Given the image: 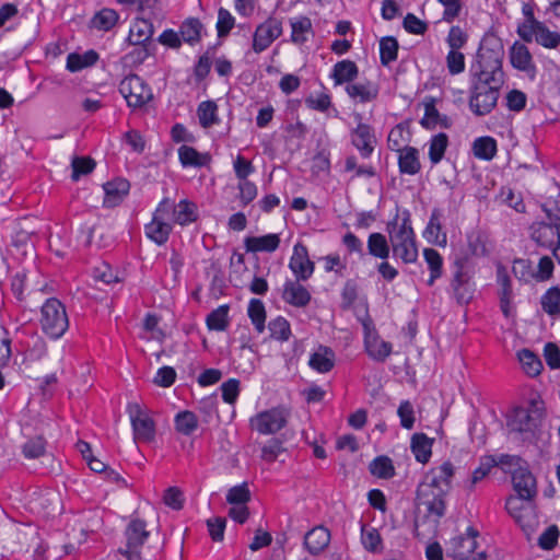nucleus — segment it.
<instances>
[{
  "instance_id": "62",
  "label": "nucleus",
  "mask_w": 560,
  "mask_h": 560,
  "mask_svg": "<svg viewBox=\"0 0 560 560\" xmlns=\"http://www.w3.org/2000/svg\"><path fill=\"white\" fill-rule=\"evenodd\" d=\"M71 166V178L77 182L81 176L91 174L96 166V162L90 156H74Z\"/></svg>"
},
{
  "instance_id": "49",
  "label": "nucleus",
  "mask_w": 560,
  "mask_h": 560,
  "mask_svg": "<svg viewBox=\"0 0 560 560\" xmlns=\"http://www.w3.org/2000/svg\"><path fill=\"white\" fill-rule=\"evenodd\" d=\"M230 305H220L211 311L206 317V324L209 330L224 331L230 326Z\"/></svg>"
},
{
  "instance_id": "54",
  "label": "nucleus",
  "mask_w": 560,
  "mask_h": 560,
  "mask_svg": "<svg viewBox=\"0 0 560 560\" xmlns=\"http://www.w3.org/2000/svg\"><path fill=\"white\" fill-rule=\"evenodd\" d=\"M533 31L535 32V40L538 45L548 49H555L560 46V33L550 31L545 23L536 24V28Z\"/></svg>"
},
{
  "instance_id": "7",
  "label": "nucleus",
  "mask_w": 560,
  "mask_h": 560,
  "mask_svg": "<svg viewBox=\"0 0 560 560\" xmlns=\"http://www.w3.org/2000/svg\"><path fill=\"white\" fill-rule=\"evenodd\" d=\"M448 493L450 491L444 490L441 486L422 481L417 488V500L419 504L427 508L429 516L439 521L446 513V497Z\"/></svg>"
},
{
  "instance_id": "57",
  "label": "nucleus",
  "mask_w": 560,
  "mask_h": 560,
  "mask_svg": "<svg viewBox=\"0 0 560 560\" xmlns=\"http://www.w3.org/2000/svg\"><path fill=\"white\" fill-rule=\"evenodd\" d=\"M399 44L393 36L383 37L380 40V60L383 66H389L398 57Z\"/></svg>"
},
{
  "instance_id": "35",
  "label": "nucleus",
  "mask_w": 560,
  "mask_h": 560,
  "mask_svg": "<svg viewBox=\"0 0 560 560\" xmlns=\"http://www.w3.org/2000/svg\"><path fill=\"white\" fill-rule=\"evenodd\" d=\"M359 74V68L357 63L350 59H343L338 61L332 67L331 79L336 85L351 84Z\"/></svg>"
},
{
  "instance_id": "17",
  "label": "nucleus",
  "mask_w": 560,
  "mask_h": 560,
  "mask_svg": "<svg viewBox=\"0 0 560 560\" xmlns=\"http://www.w3.org/2000/svg\"><path fill=\"white\" fill-rule=\"evenodd\" d=\"M509 57L513 68L524 72L529 79H535L537 67L526 45L515 42L510 48Z\"/></svg>"
},
{
  "instance_id": "33",
  "label": "nucleus",
  "mask_w": 560,
  "mask_h": 560,
  "mask_svg": "<svg viewBox=\"0 0 560 560\" xmlns=\"http://www.w3.org/2000/svg\"><path fill=\"white\" fill-rule=\"evenodd\" d=\"M433 444L434 439L429 438L425 433L419 432L411 436L410 450L418 463L424 465L430 462Z\"/></svg>"
},
{
  "instance_id": "34",
  "label": "nucleus",
  "mask_w": 560,
  "mask_h": 560,
  "mask_svg": "<svg viewBox=\"0 0 560 560\" xmlns=\"http://www.w3.org/2000/svg\"><path fill=\"white\" fill-rule=\"evenodd\" d=\"M466 241L470 256L485 257L489 255V234L485 230H471L467 233Z\"/></svg>"
},
{
  "instance_id": "61",
  "label": "nucleus",
  "mask_w": 560,
  "mask_h": 560,
  "mask_svg": "<svg viewBox=\"0 0 560 560\" xmlns=\"http://www.w3.org/2000/svg\"><path fill=\"white\" fill-rule=\"evenodd\" d=\"M512 272L521 282L528 283L532 279H535V270L529 259L515 258L513 260Z\"/></svg>"
},
{
  "instance_id": "60",
  "label": "nucleus",
  "mask_w": 560,
  "mask_h": 560,
  "mask_svg": "<svg viewBox=\"0 0 560 560\" xmlns=\"http://www.w3.org/2000/svg\"><path fill=\"white\" fill-rule=\"evenodd\" d=\"M370 472L382 479H390L396 474L392 459L384 455L377 456L372 460Z\"/></svg>"
},
{
  "instance_id": "28",
  "label": "nucleus",
  "mask_w": 560,
  "mask_h": 560,
  "mask_svg": "<svg viewBox=\"0 0 560 560\" xmlns=\"http://www.w3.org/2000/svg\"><path fill=\"white\" fill-rule=\"evenodd\" d=\"M398 153V170L402 175L415 176L422 170L419 150L415 147H407Z\"/></svg>"
},
{
  "instance_id": "63",
  "label": "nucleus",
  "mask_w": 560,
  "mask_h": 560,
  "mask_svg": "<svg viewBox=\"0 0 560 560\" xmlns=\"http://www.w3.org/2000/svg\"><path fill=\"white\" fill-rule=\"evenodd\" d=\"M307 108L320 113H327L330 108L337 112L332 104V97L330 93L324 91L318 95H310L305 98Z\"/></svg>"
},
{
  "instance_id": "39",
  "label": "nucleus",
  "mask_w": 560,
  "mask_h": 560,
  "mask_svg": "<svg viewBox=\"0 0 560 560\" xmlns=\"http://www.w3.org/2000/svg\"><path fill=\"white\" fill-rule=\"evenodd\" d=\"M540 307L551 318L560 317V287L548 288L540 296Z\"/></svg>"
},
{
  "instance_id": "9",
  "label": "nucleus",
  "mask_w": 560,
  "mask_h": 560,
  "mask_svg": "<svg viewBox=\"0 0 560 560\" xmlns=\"http://www.w3.org/2000/svg\"><path fill=\"white\" fill-rule=\"evenodd\" d=\"M119 92L133 109L143 107L153 96L150 86L137 74L125 77L119 83Z\"/></svg>"
},
{
  "instance_id": "37",
  "label": "nucleus",
  "mask_w": 560,
  "mask_h": 560,
  "mask_svg": "<svg viewBox=\"0 0 560 560\" xmlns=\"http://www.w3.org/2000/svg\"><path fill=\"white\" fill-rule=\"evenodd\" d=\"M178 159L184 167H203L211 161V156L208 153H200L194 147L186 144L178 149Z\"/></svg>"
},
{
  "instance_id": "58",
  "label": "nucleus",
  "mask_w": 560,
  "mask_h": 560,
  "mask_svg": "<svg viewBox=\"0 0 560 560\" xmlns=\"http://www.w3.org/2000/svg\"><path fill=\"white\" fill-rule=\"evenodd\" d=\"M448 142V136L444 132H440L431 138L429 143V159L432 164H438L442 161Z\"/></svg>"
},
{
  "instance_id": "36",
  "label": "nucleus",
  "mask_w": 560,
  "mask_h": 560,
  "mask_svg": "<svg viewBox=\"0 0 560 560\" xmlns=\"http://www.w3.org/2000/svg\"><path fill=\"white\" fill-rule=\"evenodd\" d=\"M442 211L438 208H434L431 212L429 223L424 230V235L428 241L439 246H445L447 242V235L442 231Z\"/></svg>"
},
{
  "instance_id": "48",
  "label": "nucleus",
  "mask_w": 560,
  "mask_h": 560,
  "mask_svg": "<svg viewBox=\"0 0 560 560\" xmlns=\"http://www.w3.org/2000/svg\"><path fill=\"white\" fill-rule=\"evenodd\" d=\"M247 315L257 334H262L266 329L267 312L265 304L259 299H252L247 306Z\"/></svg>"
},
{
  "instance_id": "29",
  "label": "nucleus",
  "mask_w": 560,
  "mask_h": 560,
  "mask_svg": "<svg viewBox=\"0 0 560 560\" xmlns=\"http://www.w3.org/2000/svg\"><path fill=\"white\" fill-rule=\"evenodd\" d=\"M281 240L279 234L270 233L262 236H247L244 245L250 253H273L280 246Z\"/></svg>"
},
{
  "instance_id": "5",
  "label": "nucleus",
  "mask_w": 560,
  "mask_h": 560,
  "mask_svg": "<svg viewBox=\"0 0 560 560\" xmlns=\"http://www.w3.org/2000/svg\"><path fill=\"white\" fill-rule=\"evenodd\" d=\"M127 412L130 418L133 441L136 444H151L156 438V422L151 411L138 402H131L127 406Z\"/></svg>"
},
{
  "instance_id": "64",
  "label": "nucleus",
  "mask_w": 560,
  "mask_h": 560,
  "mask_svg": "<svg viewBox=\"0 0 560 560\" xmlns=\"http://www.w3.org/2000/svg\"><path fill=\"white\" fill-rule=\"evenodd\" d=\"M287 448L283 442L277 438L270 439L262 447L260 458L267 464L275 463Z\"/></svg>"
},
{
  "instance_id": "12",
  "label": "nucleus",
  "mask_w": 560,
  "mask_h": 560,
  "mask_svg": "<svg viewBox=\"0 0 560 560\" xmlns=\"http://www.w3.org/2000/svg\"><path fill=\"white\" fill-rule=\"evenodd\" d=\"M351 144L358 150L362 159H369L377 144L375 129L372 125L360 121L350 130Z\"/></svg>"
},
{
  "instance_id": "3",
  "label": "nucleus",
  "mask_w": 560,
  "mask_h": 560,
  "mask_svg": "<svg viewBox=\"0 0 560 560\" xmlns=\"http://www.w3.org/2000/svg\"><path fill=\"white\" fill-rule=\"evenodd\" d=\"M39 327L49 339L61 338L69 329V316L65 304L57 298H49L40 307Z\"/></svg>"
},
{
  "instance_id": "20",
  "label": "nucleus",
  "mask_w": 560,
  "mask_h": 560,
  "mask_svg": "<svg viewBox=\"0 0 560 560\" xmlns=\"http://www.w3.org/2000/svg\"><path fill=\"white\" fill-rule=\"evenodd\" d=\"M479 532L475 527H468L466 534H460L451 540L453 556L458 560H468L477 549Z\"/></svg>"
},
{
  "instance_id": "31",
  "label": "nucleus",
  "mask_w": 560,
  "mask_h": 560,
  "mask_svg": "<svg viewBox=\"0 0 560 560\" xmlns=\"http://www.w3.org/2000/svg\"><path fill=\"white\" fill-rule=\"evenodd\" d=\"M455 476V466L451 460L442 463L440 466L432 468L423 481L441 486L444 490L451 491L452 481Z\"/></svg>"
},
{
  "instance_id": "40",
  "label": "nucleus",
  "mask_w": 560,
  "mask_h": 560,
  "mask_svg": "<svg viewBox=\"0 0 560 560\" xmlns=\"http://www.w3.org/2000/svg\"><path fill=\"white\" fill-rule=\"evenodd\" d=\"M119 20V14L110 8H103L90 20V27L97 31L108 32L113 30Z\"/></svg>"
},
{
  "instance_id": "46",
  "label": "nucleus",
  "mask_w": 560,
  "mask_h": 560,
  "mask_svg": "<svg viewBox=\"0 0 560 560\" xmlns=\"http://www.w3.org/2000/svg\"><path fill=\"white\" fill-rule=\"evenodd\" d=\"M199 425L198 417L190 410H183L175 415L174 428L177 433L189 436Z\"/></svg>"
},
{
  "instance_id": "42",
  "label": "nucleus",
  "mask_w": 560,
  "mask_h": 560,
  "mask_svg": "<svg viewBox=\"0 0 560 560\" xmlns=\"http://www.w3.org/2000/svg\"><path fill=\"white\" fill-rule=\"evenodd\" d=\"M423 258L428 265L430 271V278L427 281L429 287H432L434 282L440 279L443 275L444 260L442 255L434 248L428 247L423 249Z\"/></svg>"
},
{
  "instance_id": "47",
  "label": "nucleus",
  "mask_w": 560,
  "mask_h": 560,
  "mask_svg": "<svg viewBox=\"0 0 560 560\" xmlns=\"http://www.w3.org/2000/svg\"><path fill=\"white\" fill-rule=\"evenodd\" d=\"M218 105L214 101H203L197 107V116L202 128L208 129L220 122Z\"/></svg>"
},
{
  "instance_id": "21",
  "label": "nucleus",
  "mask_w": 560,
  "mask_h": 560,
  "mask_svg": "<svg viewBox=\"0 0 560 560\" xmlns=\"http://www.w3.org/2000/svg\"><path fill=\"white\" fill-rule=\"evenodd\" d=\"M105 196L103 199L104 208H116L129 195L130 183L121 177H116L103 185Z\"/></svg>"
},
{
  "instance_id": "18",
  "label": "nucleus",
  "mask_w": 560,
  "mask_h": 560,
  "mask_svg": "<svg viewBox=\"0 0 560 560\" xmlns=\"http://www.w3.org/2000/svg\"><path fill=\"white\" fill-rule=\"evenodd\" d=\"M541 412L538 409L530 410L524 407H516L513 409L509 427L512 431L520 433L534 432L538 428V420Z\"/></svg>"
},
{
  "instance_id": "13",
  "label": "nucleus",
  "mask_w": 560,
  "mask_h": 560,
  "mask_svg": "<svg viewBox=\"0 0 560 560\" xmlns=\"http://www.w3.org/2000/svg\"><path fill=\"white\" fill-rule=\"evenodd\" d=\"M363 328L365 352L371 359L384 362L393 351L392 343L383 340L377 330L371 326V323H363Z\"/></svg>"
},
{
  "instance_id": "51",
  "label": "nucleus",
  "mask_w": 560,
  "mask_h": 560,
  "mask_svg": "<svg viewBox=\"0 0 560 560\" xmlns=\"http://www.w3.org/2000/svg\"><path fill=\"white\" fill-rule=\"evenodd\" d=\"M517 355L526 375L529 377H536L541 373L544 369L542 362L533 351L528 349H522Z\"/></svg>"
},
{
  "instance_id": "6",
  "label": "nucleus",
  "mask_w": 560,
  "mask_h": 560,
  "mask_svg": "<svg viewBox=\"0 0 560 560\" xmlns=\"http://www.w3.org/2000/svg\"><path fill=\"white\" fill-rule=\"evenodd\" d=\"M172 208L167 200H161L152 213L151 221L144 225L145 236L159 246L165 245L173 233L174 223L170 218Z\"/></svg>"
},
{
  "instance_id": "32",
  "label": "nucleus",
  "mask_w": 560,
  "mask_h": 560,
  "mask_svg": "<svg viewBox=\"0 0 560 560\" xmlns=\"http://www.w3.org/2000/svg\"><path fill=\"white\" fill-rule=\"evenodd\" d=\"M336 354L330 347L319 346L318 349L311 354L308 365L316 372L325 374L335 368Z\"/></svg>"
},
{
  "instance_id": "11",
  "label": "nucleus",
  "mask_w": 560,
  "mask_h": 560,
  "mask_svg": "<svg viewBox=\"0 0 560 560\" xmlns=\"http://www.w3.org/2000/svg\"><path fill=\"white\" fill-rule=\"evenodd\" d=\"M495 277L499 285L498 298L500 310L505 318H511L515 315V307L513 305L514 292L512 279L504 265L499 264L497 266Z\"/></svg>"
},
{
  "instance_id": "27",
  "label": "nucleus",
  "mask_w": 560,
  "mask_h": 560,
  "mask_svg": "<svg viewBox=\"0 0 560 560\" xmlns=\"http://www.w3.org/2000/svg\"><path fill=\"white\" fill-rule=\"evenodd\" d=\"M330 542V532L325 526H315L304 536L303 545L313 556L320 555Z\"/></svg>"
},
{
  "instance_id": "19",
  "label": "nucleus",
  "mask_w": 560,
  "mask_h": 560,
  "mask_svg": "<svg viewBox=\"0 0 560 560\" xmlns=\"http://www.w3.org/2000/svg\"><path fill=\"white\" fill-rule=\"evenodd\" d=\"M301 281L302 280L298 279L287 280L283 284L281 294L284 303L298 308L306 307L312 300L311 292L301 283Z\"/></svg>"
},
{
  "instance_id": "38",
  "label": "nucleus",
  "mask_w": 560,
  "mask_h": 560,
  "mask_svg": "<svg viewBox=\"0 0 560 560\" xmlns=\"http://www.w3.org/2000/svg\"><path fill=\"white\" fill-rule=\"evenodd\" d=\"M153 32L152 23L141 19L131 26L127 40L129 44L154 45L152 42Z\"/></svg>"
},
{
  "instance_id": "53",
  "label": "nucleus",
  "mask_w": 560,
  "mask_h": 560,
  "mask_svg": "<svg viewBox=\"0 0 560 560\" xmlns=\"http://www.w3.org/2000/svg\"><path fill=\"white\" fill-rule=\"evenodd\" d=\"M498 151L497 141L492 137H479L472 143L474 155L481 160H492Z\"/></svg>"
},
{
  "instance_id": "59",
  "label": "nucleus",
  "mask_w": 560,
  "mask_h": 560,
  "mask_svg": "<svg viewBox=\"0 0 560 560\" xmlns=\"http://www.w3.org/2000/svg\"><path fill=\"white\" fill-rule=\"evenodd\" d=\"M46 439L43 435H36L22 445V454L27 459H37L46 454Z\"/></svg>"
},
{
  "instance_id": "22",
  "label": "nucleus",
  "mask_w": 560,
  "mask_h": 560,
  "mask_svg": "<svg viewBox=\"0 0 560 560\" xmlns=\"http://www.w3.org/2000/svg\"><path fill=\"white\" fill-rule=\"evenodd\" d=\"M394 257L400 259L404 264H415L418 259V245L416 234L389 238Z\"/></svg>"
},
{
  "instance_id": "23",
  "label": "nucleus",
  "mask_w": 560,
  "mask_h": 560,
  "mask_svg": "<svg viewBox=\"0 0 560 560\" xmlns=\"http://www.w3.org/2000/svg\"><path fill=\"white\" fill-rule=\"evenodd\" d=\"M345 90L351 100L362 104L374 102L380 95L378 84L371 80L353 81L351 84H347Z\"/></svg>"
},
{
  "instance_id": "45",
  "label": "nucleus",
  "mask_w": 560,
  "mask_h": 560,
  "mask_svg": "<svg viewBox=\"0 0 560 560\" xmlns=\"http://www.w3.org/2000/svg\"><path fill=\"white\" fill-rule=\"evenodd\" d=\"M498 466L497 459L492 455H483L479 459L478 467L471 472V477L468 480V490H475L477 483L482 481L485 478L489 476L491 470Z\"/></svg>"
},
{
  "instance_id": "14",
  "label": "nucleus",
  "mask_w": 560,
  "mask_h": 560,
  "mask_svg": "<svg viewBox=\"0 0 560 560\" xmlns=\"http://www.w3.org/2000/svg\"><path fill=\"white\" fill-rule=\"evenodd\" d=\"M512 483L516 494L525 501H534L537 497V480L528 464L515 468L512 472Z\"/></svg>"
},
{
  "instance_id": "24",
  "label": "nucleus",
  "mask_w": 560,
  "mask_h": 560,
  "mask_svg": "<svg viewBox=\"0 0 560 560\" xmlns=\"http://www.w3.org/2000/svg\"><path fill=\"white\" fill-rule=\"evenodd\" d=\"M386 232L388 233L389 238L416 234L412 228L410 211L397 206L394 218L386 223Z\"/></svg>"
},
{
  "instance_id": "56",
  "label": "nucleus",
  "mask_w": 560,
  "mask_h": 560,
  "mask_svg": "<svg viewBox=\"0 0 560 560\" xmlns=\"http://www.w3.org/2000/svg\"><path fill=\"white\" fill-rule=\"evenodd\" d=\"M268 329L270 338L280 342L288 341L292 336L290 322L283 316L271 319L268 324Z\"/></svg>"
},
{
  "instance_id": "41",
  "label": "nucleus",
  "mask_w": 560,
  "mask_h": 560,
  "mask_svg": "<svg viewBox=\"0 0 560 560\" xmlns=\"http://www.w3.org/2000/svg\"><path fill=\"white\" fill-rule=\"evenodd\" d=\"M98 58V54L93 49H90L84 54L71 52L67 57L66 68L70 72H78L85 68L94 66L97 62Z\"/></svg>"
},
{
  "instance_id": "43",
  "label": "nucleus",
  "mask_w": 560,
  "mask_h": 560,
  "mask_svg": "<svg viewBox=\"0 0 560 560\" xmlns=\"http://www.w3.org/2000/svg\"><path fill=\"white\" fill-rule=\"evenodd\" d=\"M368 250L371 256L385 260L389 257L392 245L384 234L374 232L369 235Z\"/></svg>"
},
{
  "instance_id": "1",
  "label": "nucleus",
  "mask_w": 560,
  "mask_h": 560,
  "mask_svg": "<svg viewBox=\"0 0 560 560\" xmlns=\"http://www.w3.org/2000/svg\"><path fill=\"white\" fill-rule=\"evenodd\" d=\"M503 57L504 50L500 39H483L471 65L470 77L487 78L495 82L504 80Z\"/></svg>"
},
{
  "instance_id": "2",
  "label": "nucleus",
  "mask_w": 560,
  "mask_h": 560,
  "mask_svg": "<svg viewBox=\"0 0 560 560\" xmlns=\"http://www.w3.org/2000/svg\"><path fill=\"white\" fill-rule=\"evenodd\" d=\"M504 80L499 82L487 78L470 77L468 105L476 116L490 114L498 104Z\"/></svg>"
},
{
  "instance_id": "16",
  "label": "nucleus",
  "mask_w": 560,
  "mask_h": 560,
  "mask_svg": "<svg viewBox=\"0 0 560 560\" xmlns=\"http://www.w3.org/2000/svg\"><path fill=\"white\" fill-rule=\"evenodd\" d=\"M162 200H167L172 205L173 208L170 211V218L174 224L187 226L199 220V209L195 201L182 199L178 203H175V201L168 197Z\"/></svg>"
},
{
  "instance_id": "10",
  "label": "nucleus",
  "mask_w": 560,
  "mask_h": 560,
  "mask_svg": "<svg viewBox=\"0 0 560 560\" xmlns=\"http://www.w3.org/2000/svg\"><path fill=\"white\" fill-rule=\"evenodd\" d=\"M282 32L283 27L281 20L276 16H269L255 28L252 44L253 50L256 54L265 51L282 35Z\"/></svg>"
},
{
  "instance_id": "50",
  "label": "nucleus",
  "mask_w": 560,
  "mask_h": 560,
  "mask_svg": "<svg viewBox=\"0 0 560 560\" xmlns=\"http://www.w3.org/2000/svg\"><path fill=\"white\" fill-rule=\"evenodd\" d=\"M410 131L404 124L394 126L387 137V147L390 151L399 152L409 147Z\"/></svg>"
},
{
  "instance_id": "44",
  "label": "nucleus",
  "mask_w": 560,
  "mask_h": 560,
  "mask_svg": "<svg viewBox=\"0 0 560 560\" xmlns=\"http://www.w3.org/2000/svg\"><path fill=\"white\" fill-rule=\"evenodd\" d=\"M361 542L364 549L371 553H382L384 550L380 532L368 524L361 526Z\"/></svg>"
},
{
  "instance_id": "4",
  "label": "nucleus",
  "mask_w": 560,
  "mask_h": 560,
  "mask_svg": "<svg viewBox=\"0 0 560 560\" xmlns=\"http://www.w3.org/2000/svg\"><path fill=\"white\" fill-rule=\"evenodd\" d=\"M150 535L147 522L138 516H132L124 529V542L117 552L126 560H143L142 549Z\"/></svg>"
},
{
  "instance_id": "55",
  "label": "nucleus",
  "mask_w": 560,
  "mask_h": 560,
  "mask_svg": "<svg viewBox=\"0 0 560 560\" xmlns=\"http://www.w3.org/2000/svg\"><path fill=\"white\" fill-rule=\"evenodd\" d=\"M291 40L296 45H304L307 42V34L313 32L312 21L307 16H301L291 21Z\"/></svg>"
},
{
  "instance_id": "52",
  "label": "nucleus",
  "mask_w": 560,
  "mask_h": 560,
  "mask_svg": "<svg viewBox=\"0 0 560 560\" xmlns=\"http://www.w3.org/2000/svg\"><path fill=\"white\" fill-rule=\"evenodd\" d=\"M133 48L122 57L126 65L130 67H139L142 65L154 50V45L131 44Z\"/></svg>"
},
{
  "instance_id": "25",
  "label": "nucleus",
  "mask_w": 560,
  "mask_h": 560,
  "mask_svg": "<svg viewBox=\"0 0 560 560\" xmlns=\"http://www.w3.org/2000/svg\"><path fill=\"white\" fill-rule=\"evenodd\" d=\"M424 115L420 120V125L428 129H435L438 126L444 129H450L453 125L452 119L446 116L440 114L436 108V101L434 97H425L424 102Z\"/></svg>"
},
{
  "instance_id": "15",
  "label": "nucleus",
  "mask_w": 560,
  "mask_h": 560,
  "mask_svg": "<svg viewBox=\"0 0 560 560\" xmlns=\"http://www.w3.org/2000/svg\"><path fill=\"white\" fill-rule=\"evenodd\" d=\"M289 268L298 280L307 281L313 276L315 264L311 260L308 248L303 243L298 242L294 245Z\"/></svg>"
},
{
  "instance_id": "30",
  "label": "nucleus",
  "mask_w": 560,
  "mask_h": 560,
  "mask_svg": "<svg viewBox=\"0 0 560 560\" xmlns=\"http://www.w3.org/2000/svg\"><path fill=\"white\" fill-rule=\"evenodd\" d=\"M179 34L184 43L189 46H196L206 35V28L198 18H187L179 25Z\"/></svg>"
},
{
  "instance_id": "8",
  "label": "nucleus",
  "mask_w": 560,
  "mask_h": 560,
  "mask_svg": "<svg viewBox=\"0 0 560 560\" xmlns=\"http://www.w3.org/2000/svg\"><path fill=\"white\" fill-rule=\"evenodd\" d=\"M290 410L284 406H277L258 412L250 419V425L260 434H275L287 427Z\"/></svg>"
},
{
  "instance_id": "26",
  "label": "nucleus",
  "mask_w": 560,
  "mask_h": 560,
  "mask_svg": "<svg viewBox=\"0 0 560 560\" xmlns=\"http://www.w3.org/2000/svg\"><path fill=\"white\" fill-rule=\"evenodd\" d=\"M529 235L537 246L550 250L557 244V241H559L558 231L547 225L546 221L533 222L529 226Z\"/></svg>"
}]
</instances>
